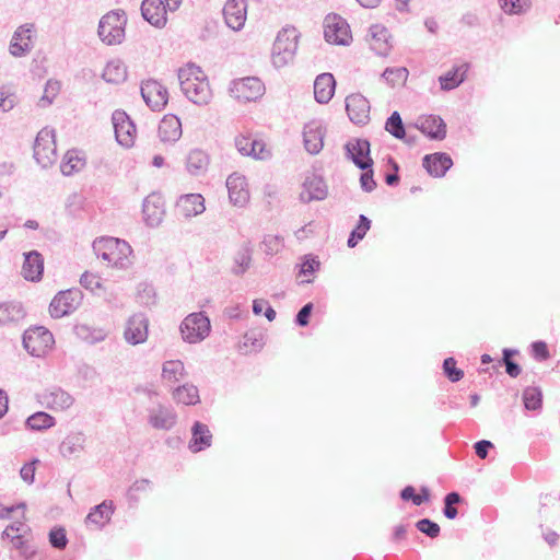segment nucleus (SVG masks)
I'll return each mask as SVG.
<instances>
[{
    "label": "nucleus",
    "instance_id": "obj_1",
    "mask_svg": "<svg viewBox=\"0 0 560 560\" xmlns=\"http://www.w3.org/2000/svg\"><path fill=\"white\" fill-rule=\"evenodd\" d=\"M178 81L183 94L194 104L202 106L210 103L212 91L207 75L195 63H187L178 69Z\"/></svg>",
    "mask_w": 560,
    "mask_h": 560
},
{
    "label": "nucleus",
    "instance_id": "obj_2",
    "mask_svg": "<svg viewBox=\"0 0 560 560\" xmlns=\"http://www.w3.org/2000/svg\"><path fill=\"white\" fill-rule=\"evenodd\" d=\"M93 249L97 257L114 268L126 270L132 265V248L124 240L102 237L94 242Z\"/></svg>",
    "mask_w": 560,
    "mask_h": 560
},
{
    "label": "nucleus",
    "instance_id": "obj_3",
    "mask_svg": "<svg viewBox=\"0 0 560 560\" xmlns=\"http://www.w3.org/2000/svg\"><path fill=\"white\" fill-rule=\"evenodd\" d=\"M299 33L295 27H283L277 35L271 50V62L280 69L291 63L298 50Z\"/></svg>",
    "mask_w": 560,
    "mask_h": 560
},
{
    "label": "nucleus",
    "instance_id": "obj_4",
    "mask_svg": "<svg viewBox=\"0 0 560 560\" xmlns=\"http://www.w3.org/2000/svg\"><path fill=\"white\" fill-rule=\"evenodd\" d=\"M127 23L124 11H110L102 16L98 23L97 34L106 45H118L125 38V26Z\"/></svg>",
    "mask_w": 560,
    "mask_h": 560
},
{
    "label": "nucleus",
    "instance_id": "obj_5",
    "mask_svg": "<svg viewBox=\"0 0 560 560\" xmlns=\"http://www.w3.org/2000/svg\"><path fill=\"white\" fill-rule=\"evenodd\" d=\"M180 334L185 341L197 343L206 339L211 329L210 319L202 312L187 315L180 324Z\"/></svg>",
    "mask_w": 560,
    "mask_h": 560
},
{
    "label": "nucleus",
    "instance_id": "obj_6",
    "mask_svg": "<svg viewBox=\"0 0 560 560\" xmlns=\"http://www.w3.org/2000/svg\"><path fill=\"white\" fill-rule=\"evenodd\" d=\"M52 129L43 128L34 142V159L43 167H50L57 160V149Z\"/></svg>",
    "mask_w": 560,
    "mask_h": 560
},
{
    "label": "nucleus",
    "instance_id": "obj_7",
    "mask_svg": "<svg viewBox=\"0 0 560 560\" xmlns=\"http://www.w3.org/2000/svg\"><path fill=\"white\" fill-rule=\"evenodd\" d=\"M54 342L52 334L45 327L30 328L23 334V347L33 357H44Z\"/></svg>",
    "mask_w": 560,
    "mask_h": 560
},
{
    "label": "nucleus",
    "instance_id": "obj_8",
    "mask_svg": "<svg viewBox=\"0 0 560 560\" xmlns=\"http://www.w3.org/2000/svg\"><path fill=\"white\" fill-rule=\"evenodd\" d=\"M231 95L243 102H255L265 94V85L257 77H246L232 81Z\"/></svg>",
    "mask_w": 560,
    "mask_h": 560
},
{
    "label": "nucleus",
    "instance_id": "obj_9",
    "mask_svg": "<svg viewBox=\"0 0 560 560\" xmlns=\"http://www.w3.org/2000/svg\"><path fill=\"white\" fill-rule=\"evenodd\" d=\"M325 39L335 45H348L351 32L347 21L338 14H328L324 20Z\"/></svg>",
    "mask_w": 560,
    "mask_h": 560
},
{
    "label": "nucleus",
    "instance_id": "obj_10",
    "mask_svg": "<svg viewBox=\"0 0 560 560\" xmlns=\"http://www.w3.org/2000/svg\"><path fill=\"white\" fill-rule=\"evenodd\" d=\"M81 303V292L67 290L59 292L50 302L49 313L54 318H61L73 313Z\"/></svg>",
    "mask_w": 560,
    "mask_h": 560
},
{
    "label": "nucleus",
    "instance_id": "obj_11",
    "mask_svg": "<svg viewBox=\"0 0 560 560\" xmlns=\"http://www.w3.org/2000/svg\"><path fill=\"white\" fill-rule=\"evenodd\" d=\"M115 137L119 144L130 148L135 142L136 126L124 110H115L112 115Z\"/></svg>",
    "mask_w": 560,
    "mask_h": 560
},
{
    "label": "nucleus",
    "instance_id": "obj_12",
    "mask_svg": "<svg viewBox=\"0 0 560 560\" xmlns=\"http://www.w3.org/2000/svg\"><path fill=\"white\" fill-rule=\"evenodd\" d=\"M38 401L50 410L63 411L74 404V398L60 387H50L38 395Z\"/></svg>",
    "mask_w": 560,
    "mask_h": 560
},
{
    "label": "nucleus",
    "instance_id": "obj_13",
    "mask_svg": "<svg viewBox=\"0 0 560 560\" xmlns=\"http://www.w3.org/2000/svg\"><path fill=\"white\" fill-rule=\"evenodd\" d=\"M326 128L319 120H311L303 128V143L305 150L312 154H318L324 147Z\"/></svg>",
    "mask_w": 560,
    "mask_h": 560
},
{
    "label": "nucleus",
    "instance_id": "obj_14",
    "mask_svg": "<svg viewBox=\"0 0 560 560\" xmlns=\"http://www.w3.org/2000/svg\"><path fill=\"white\" fill-rule=\"evenodd\" d=\"M148 327L149 320L144 314H133L126 323L125 340L132 346L145 342L148 339Z\"/></svg>",
    "mask_w": 560,
    "mask_h": 560
},
{
    "label": "nucleus",
    "instance_id": "obj_15",
    "mask_svg": "<svg viewBox=\"0 0 560 560\" xmlns=\"http://www.w3.org/2000/svg\"><path fill=\"white\" fill-rule=\"evenodd\" d=\"M347 156L361 170L372 167L373 160L370 156V142L366 139H351L346 145Z\"/></svg>",
    "mask_w": 560,
    "mask_h": 560
},
{
    "label": "nucleus",
    "instance_id": "obj_16",
    "mask_svg": "<svg viewBox=\"0 0 560 560\" xmlns=\"http://www.w3.org/2000/svg\"><path fill=\"white\" fill-rule=\"evenodd\" d=\"M141 95L149 107L161 110L167 104V89L155 80H149L141 85Z\"/></svg>",
    "mask_w": 560,
    "mask_h": 560
},
{
    "label": "nucleus",
    "instance_id": "obj_17",
    "mask_svg": "<svg viewBox=\"0 0 560 560\" xmlns=\"http://www.w3.org/2000/svg\"><path fill=\"white\" fill-rule=\"evenodd\" d=\"M370 102L362 94H351L346 98V110L350 120L365 125L370 119Z\"/></svg>",
    "mask_w": 560,
    "mask_h": 560
},
{
    "label": "nucleus",
    "instance_id": "obj_18",
    "mask_svg": "<svg viewBox=\"0 0 560 560\" xmlns=\"http://www.w3.org/2000/svg\"><path fill=\"white\" fill-rule=\"evenodd\" d=\"M33 24L18 27L10 43V54L14 57H22L28 54L33 48Z\"/></svg>",
    "mask_w": 560,
    "mask_h": 560
},
{
    "label": "nucleus",
    "instance_id": "obj_19",
    "mask_svg": "<svg viewBox=\"0 0 560 560\" xmlns=\"http://www.w3.org/2000/svg\"><path fill=\"white\" fill-rule=\"evenodd\" d=\"M223 16L230 28L240 31L246 22V0H228L223 8Z\"/></svg>",
    "mask_w": 560,
    "mask_h": 560
},
{
    "label": "nucleus",
    "instance_id": "obj_20",
    "mask_svg": "<svg viewBox=\"0 0 560 560\" xmlns=\"http://www.w3.org/2000/svg\"><path fill=\"white\" fill-rule=\"evenodd\" d=\"M327 195L328 187L320 176L316 174L306 176L300 194V200L302 202L308 203L314 200H324Z\"/></svg>",
    "mask_w": 560,
    "mask_h": 560
},
{
    "label": "nucleus",
    "instance_id": "obj_21",
    "mask_svg": "<svg viewBox=\"0 0 560 560\" xmlns=\"http://www.w3.org/2000/svg\"><path fill=\"white\" fill-rule=\"evenodd\" d=\"M86 435L83 432L68 433L59 444V454L65 459L79 458L85 452Z\"/></svg>",
    "mask_w": 560,
    "mask_h": 560
},
{
    "label": "nucleus",
    "instance_id": "obj_22",
    "mask_svg": "<svg viewBox=\"0 0 560 560\" xmlns=\"http://www.w3.org/2000/svg\"><path fill=\"white\" fill-rule=\"evenodd\" d=\"M226 188L230 201L234 206L243 207L249 200L246 178L243 175L238 173L231 174L226 179Z\"/></svg>",
    "mask_w": 560,
    "mask_h": 560
},
{
    "label": "nucleus",
    "instance_id": "obj_23",
    "mask_svg": "<svg viewBox=\"0 0 560 560\" xmlns=\"http://www.w3.org/2000/svg\"><path fill=\"white\" fill-rule=\"evenodd\" d=\"M390 35L388 30L381 25L374 24L369 28L368 42L370 48L378 56H387L390 51Z\"/></svg>",
    "mask_w": 560,
    "mask_h": 560
},
{
    "label": "nucleus",
    "instance_id": "obj_24",
    "mask_svg": "<svg viewBox=\"0 0 560 560\" xmlns=\"http://www.w3.org/2000/svg\"><path fill=\"white\" fill-rule=\"evenodd\" d=\"M142 212L144 221L149 226H158L165 213L162 197L158 194L149 195L143 201Z\"/></svg>",
    "mask_w": 560,
    "mask_h": 560
},
{
    "label": "nucleus",
    "instance_id": "obj_25",
    "mask_svg": "<svg viewBox=\"0 0 560 560\" xmlns=\"http://www.w3.org/2000/svg\"><path fill=\"white\" fill-rule=\"evenodd\" d=\"M177 416L173 409L158 405L148 410V422L158 430H171L176 423Z\"/></svg>",
    "mask_w": 560,
    "mask_h": 560
},
{
    "label": "nucleus",
    "instance_id": "obj_26",
    "mask_svg": "<svg viewBox=\"0 0 560 560\" xmlns=\"http://www.w3.org/2000/svg\"><path fill=\"white\" fill-rule=\"evenodd\" d=\"M166 7L162 0H143L141 14L145 21L155 27H163L166 24Z\"/></svg>",
    "mask_w": 560,
    "mask_h": 560
},
{
    "label": "nucleus",
    "instance_id": "obj_27",
    "mask_svg": "<svg viewBox=\"0 0 560 560\" xmlns=\"http://www.w3.org/2000/svg\"><path fill=\"white\" fill-rule=\"evenodd\" d=\"M182 122L175 115H165L159 125V137L164 143H174L182 137Z\"/></svg>",
    "mask_w": 560,
    "mask_h": 560
},
{
    "label": "nucleus",
    "instance_id": "obj_28",
    "mask_svg": "<svg viewBox=\"0 0 560 560\" xmlns=\"http://www.w3.org/2000/svg\"><path fill=\"white\" fill-rule=\"evenodd\" d=\"M176 209L185 218L196 217L205 211V199L200 194L182 196L176 203Z\"/></svg>",
    "mask_w": 560,
    "mask_h": 560
},
{
    "label": "nucleus",
    "instance_id": "obj_29",
    "mask_svg": "<svg viewBox=\"0 0 560 560\" xmlns=\"http://www.w3.org/2000/svg\"><path fill=\"white\" fill-rule=\"evenodd\" d=\"M422 164L431 176L442 177L452 167L453 161L446 153H433L425 155Z\"/></svg>",
    "mask_w": 560,
    "mask_h": 560
},
{
    "label": "nucleus",
    "instance_id": "obj_30",
    "mask_svg": "<svg viewBox=\"0 0 560 560\" xmlns=\"http://www.w3.org/2000/svg\"><path fill=\"white\" fill-rule=\"evenodd\" d=\"M419 130L434 140H443L446 137V125L440 116L429 115L418 121Z\"/></svg>",
    "mask_w": 560,
    "mask_h": 560
},
{
    "label": "nucleus",
    "instance_id": "obj_31",
    "mask_svg": "<svg viewBox=\"0 0 560 560\" xmlns=\"http://www.w3.org/2000/svg\"><path fill=\"white\" fill-rule=\"evenodd\" d=\"M24 264L22 266V276L28 281H38L44 271V259L42 255L32 250L24 254Z\"/></svg>",
    "mask_w": 560,
    "mask_h": 560
},
{
    "label": "nucleus",
    "instance_id": "obj_32",
    "mask_svg": "<svg viewBox=\"0 0 560 560\" xmlns=\"http://www.w3.org/2000/svg\"><path fill=\"white\" fill-rule=\"evenodd\" d=\"M336 81L331 73L317 75L314 82V97L320 104L328 103L334 96Z\"/></svg>",
    "mask_w": 560,
    "mask_h": 560
},
{
    "label": "nucleus",
    "instance_id": "obj_33",
    "mask_svg": "<svg viewBox=\"0 0 560 560\" xmlns=\"http://www.w3.org/2000/svg\"><path fill=\"white\" fill-rule=\"evenodd\" d=\"M114 509L113 501H103L90 511L85 517V524L94 525L96 528L104 527L110 521Z\"/></svg>",
    "mask_w": 560,
    "mask_h": 560
},
{
    "label": "nucleus",
    "instance_id": "obj_34",
    "mask_svg": "<svg viewBox=\"0 0 560 560\" xmlns=\"http://www.w3.org/2000/svg\"><path fill=\"white\" fill-rule=\"evenodd\" d=\"M212 442V434L207 424L196 421L191 428V440L189 442V450L197 453L210 447Z\"/></svg>",
    "mask_w": 560,
    "mask_h": 560
},
{
    "label": "nucleus",
    "instance_id": "obj_35",
    "mask_svg": "<svg viewBox=\"0 0 560 560\" xmlns=\"http://www.w3.org/2000/svg\"><path fill=\"white\" fill-rule=\"evenodd\" d=\"M26 313L19 302L0 303V326H13L19 324Z\"/></svg>",
    "mask_w": 560,
    "mask_h": 560
},
{
    "label": "nucleus",
    "instance_id": "obj_36",
    "mask_svg": "<svg viewBox=\"0 0 560 560\" xmlns=\"http://www.w3.org/2000/svg\"><path fill=\"white\" fill-rule=\"evenodd\" d=\"M187 376L184 363L180 360H168L162 365L161 377L166 383H177Z\"/></svg>",
    "mask_w": 560,
    "mask_h": 560
},
{
    "label": "nucleus",
    "instance_id": "obj_37",
    "mask_svg": "<svg viewBox=\"0 0 560 560\" xmlns=\"http://www.w3.org/2000/svg\"><path fill=\"white\" fill-rule=\"evenodd\" d=\"M209 165V158L202 150H191L187 156L186 167L187 171L195 176L201 175L207 171Z\"/></svg>",
    "mask_w": 560,
    "mask_h": 560
},
{
    "label": "nucleus",
    "instance_id": "obj_38",
    "mask_svg": "<svg viewBox=\"0 0 560 560\" xmlns=\"http://www.w3.org/2000/svg\"><path fill=\"white\" fill-rule=\"evenodd\" d=\"M173 399L177 404L186 406L196 405L200 401L198 388L189 383L176 387L172 393Z\"/></svg>",
    "mask_w": 560,
    "mask_h": 560
},
{
    "label": "nucleus",
    "instance_id": "obj_39",
    "mask_svg": "<svg viewBox=\"0 0 560 560\" xmlns=\"http://www.w3.org/2000/svg\"><path fill=\"white\" fill-rule=\"evenodd\" d=\"M102 75L108 83H122L127 79V67L119 59L110 60L107 62Z\"/></svg>",
    "mask_w": 560,
    "mask_h": 560
},
{
    "label": "nucleus",
    "instance_id": "obj_40",
    "mask_svg": "<svg viewBox=\"0 0 560 560\" xmlns=\"http://www.w3.org/2000/svg\"><path fill=\"white\" fill-rule=\"evenodd\" d=\"M467 68V65H460L450 70L444 75H441L439 79L441 89L444 91H450L457 88L465 80Z\"/></svg>",
    "mask_w": 560,
    "mask_h": 560
},
{
    "label": "nucleus",
    "instance_id": "obj_41",
    "mask_svg": "<svg viewBox=\"0 0 560 560\" xmlns=\"http://www.w3.org/2000/svg\"><path fill=\"white\" fill-rule=\"evenodd\" d=\"M85 161L75 151H68L61 162L60 171L63 175L70 176L83 168Z\"/></svg>",
    "mask_w": 560,
    "mask_h": 560
},
{
    "label": "nucleus",
    "instance_id": "obj_42",
    "mask_svg": "<svg viewBox=\"0 0 560 560\" xmlns=\"http://www.w3.org/2000/svg\"><path fill=\"white\" fill-rule=\"evenodd\" d=\"M26 427L31 430L40 431L46 430L56 424V420L50 415L38 411L30 416L25 422Z\"/></svg>",
    "mask_w": 560,
    "mask_h": 560
},
{
    "label": "nucleus",
    "instance_id": "obj_43",
    "mask_svg": "<svg viewBox=\"0 0 560 560\" xmlns=\"http://www.w3.org/2000/svg\"><path fill=\"white\" fill-rule=\"evenodd\" d=\"M252 250L248 246H243L234 256V275H243L250 266Z\"/></svg>",
    "mask_w": 560,
    "mask_h": 560
},
{
    "label": "nucleus",
    "instance_id": "obj_44",
    "mask_svg": "<svg viewBox=\"0 0 560 560\" xmlns=\"http://www.w3.org/2000/svg\"><path fill=\"white\" fill-rule=\"evenodd\" d=\"M408 70L405 67L398 68H386L382 74V77L386 80V82L390 86H395L398 84H404L408 79Z\"/></svg>",
    "mask_w": 560,
    "mask_h": 560
},
{
    "label": "nucleus",
    "instance_id": "obj_45",
    "mask_svg": "<svg viewBox=\"0 0 560 560\" xmlns=\"http://www.w3.org/2000/svg\"><path fill=\"white\" fill-rule=\"evenodd\" d=\"M385 130L396 139H404L406 136L405 127L398 112H394L386 120Z\"/></svg>",
    "mask_w": 560,
    "mask_h": 560
},
{
    "label": "nucleus",
    "instance_id": "obj_46",
    "mask_svg": "<svg viewBox=\"0 0 560 560\" xmlns=\"http://www.w3.org/2000/svg\"><path fill=\"white\" fill-rule=\"evenodd\" d=\"M542 394L538 387H527L523 392V401L527 410H537L541 407Z\"/></svg>",
    "mask_w": 560,
    "mask_h": 560
},
{
    "label": "nucleus",
    "instance_id": "obj_47",
    "mask_svg": "<svg viewBox=\"0 0 560 560\" xmlns=\"http://www.w3.org/2000/svg\"><path fill=\"white\" fill-rule=\"evenodd\" d=\"M77 334L80 338L91 343L102 341L106 337V332L103 329H95L88 325L78 326Z\"/></svg>",
    "mask_w": 560,
    "mask_h": 560
},
{
    "label": "nucleus",
    "instance_id": "obj_48",
    "mask_svg": "<svg viewBox=\"0 0 560 560\" xmlns=\"http://www.w3.org/2000/svg\"><path fill=\"white\" fill-rule=\"evenodd\" d=\"M502 10L509 14H521L529 9L530 0H499Z\"/></svg>",
    "mask_w": 560,
    "mask_h": 560
},
{
    "label": "nucleus",
    "instance_id": "obj_49",
    "mask_svg": "<svg viewBox=\"0 0 560 560\" xmlns=\"http://www.w3.org/2000/svg\"><path fill=\"white\" fill-rule=\"evenodd\" d=\"M16 95L11 92L9 88L2 86L0 89V109L2 112H9L16 105Z\"/></svg>",
    "mask_w": 560,
    "mask_h": 560
},
{
    "label": "nucleus",
    "instance_id": "obj_50",
    "mask_svg": "<svg viewBox=\"0 0 560 560\" xmlns=\"http://www.w3.org/2000/svg\"><path fill=\"white\" fill-rule=\"evenodd\" d=\"M443 370L451 382H458L464 376L463 371L456 368V361L454 358H447L444 360Z\"/></svg>",
    "mask_w": 560,
    "mask_h": 560
},
{
    "label": "nucleus",
    "instance_id": "obj_51",
    "mask_svg": "<svg viewBox=\"0 0 560 560\" xmlns=\"http://www.w3.org/2000/svg\"><path fill=\"white\" fill-rule=\"evenodd\" d=\"M138 298L144 305H152L155 303V290L149 283H140L138 287Z\"/></svg>",
    "mask_w": 560,
    "mask_h": 560
},
{
    "label": "nucleus",
    "instance_id": "obj_52",
    "mask_svg": "<svg viewBox=\"0 0 560 560\" xmlns=\"http://www.w3.org/2000/svg\"><path fill=\"white\" fill-rule=\"evenodd\" d=\"M416 527L430 538H435L440 534V526L429 518H422L417 522Z\"/></svg>",
    "mask_w": 560,
    "mask_h": 560
},
{
    "label": "nucleus",
    "instance_id": "obj_53",
    "mask_svg": "<svg viewBox=\"0 0 560 560\" xmlns=\"http://www.w3.org/2000/svg\"><path fill=\"white\" fill-rule=\"evenodd\" d=\"M459 501H460V495L457 492H451L445 497V499H444L445 506H444L443 513L447 518L453 520L457 516L458 512L453 505L457 504Z\"/></svg>",
    "mask_w": 560,
    "mask_h": 560
},
{
    "label": "nucleus",
    "instance_id": "obj_54",
    "mask_svg": "<svg viewBox=\"0 0 560 560\" xmlns=\"http://www.w3.org/2000/svg\"><path fill=\"white\" fill-rule=\"evenodd\" d=\"M245 156H253L258 160H265L270 156V152L266 149V145L262 141L254 139L250 149H248V153H245Z\"/></svg>",
    "mask_w": 560,
    "mask_h": 560
},
{
    "label": "nucleus",
    "instance_id": "obj_55",
    "mask_svg": "<svg viewBox=\"0 0 560 560\" xmlns=\"http://www.w3.org/2000/svg\"><path fill=\"white\" fill-rule=\"evenodd\" d=\"M9 538L11 539L13 547L15 549L20 550L21 556L25 560H28L30 558H32L34 556V550H31L26 546L25 541L23 540V535L14 534L13 536H10Z\"/></svg>",
    "mask_w": 560,
    "mask_h": 560
},
{
    "label": "nucleus",
    "instance_id": "obj_56",
    "mask_svg": "<svg viewBox=\"0 0 560 560\" xmlns=\"http://www.w3.org/2000/svg\"><path fill=\"white\" fill-rule=\"evenodd\" d=\"M265 252L269 255L277 254L283 247V240L280 236L268 235L262 242Z\"/></svg>",
    "mask_w": 560,
    "mask_h": 560
},
{
    "label": "nucleus",
    "instance_id": "obj_57",
    "mask_svg": "<svg viewBox=\"0 0 560 560\" xmlns=\"http://www.w3.org/2000/svg\"><path fill=\"white\" fill-rule=\"evenodd\" d=\"M49 541L52 547L63 549L67 546L68 539L63 528H54L49 533Z\"/></svg>",
    "mask_w": 560,
    "mask_h": 560
},
{
    "label": "nucleus",
    "instance_id": "obj_58",
    "mask_svg": "<svg viewBox=\"0 0 560 560\" xmlns=\"http://www.w3.org/2000/svg\"><path fill=\"white\" fill-rule=\"evenodd\" d=\"M80 283H81L85 289H89V290H91V291H94L95 289L101 288L100 277H97V276H96V275H94V273H90V272H84V273L81 276Z\"/></svg>",
    "mask_w": 560,
    "mask_h": 560
},
{
    "label": "nucleus",
    "instance_id": "obj_59",
    "mask_svg": "<svg viewBox=\"0 0 560 560\" xmlns=\"http://www.w3.org/2000/svg\"><path fill=\"white\" fill-rule=\"evenodd\" d=\"M319 261L314 257H305V260L300 266V276H307L314 273L319 268Z\"/></svg>",
    "mask_w": 560,
    "mask_h": 560
},
{
    "label": "nucleus",
    "instance_id": "obj_60",
    "mask_svg": "<svg viewBox=\"0 0 560 560\" xmlns=\"http://www.w3.org/2000/svg\"><path fill=\"white\" fill-rule=\"evenodd\" d=\"M360 184L361 188L366 192H371L375 189L376 183L373 178V171L371 170V167L368 168L366 172L361 174Z\"/></svg>",
    "mask_w": 560,
    "mask_h": 560
},
{
    "label": "nucleus",
    "instance_id": "obj_61",
    "mask_svg": "<svg viewBox=\"0 0 560 560\" xmlns=\"http://www.w3.org/2000/svg\"><path fill=\"white\" fill-rule=\"evenodd\" d=\"M37 463H38V459H34L33 462L25 464L20 470L21 478L28 485L34 482L35 465Z\"/></svg>",
    "mask_w": 560,
    "mask_h": 560
},
{
    "label": "nucleus",
    "instance_id": "obj_62",
    "mask_svg": "<svg viewBox=\"0 0 560 560\" xmlns=\"http://www.w3.org/2000/svg\"><path fill=\"white\" fill-rule=\"evenodd\" d=\"M28 527L22 521H16L9 525L2 533V538L13 536L14 534L24 535Z\"/></svg>",
    "mask_w": 560,
    "mask_h": 560
},
{
    "label": "nucleus",
    "instance_id": "obj_63",
    "mask_svg": "<svg viewBox=\"0 0 560 560\" xmlns=\"http://www.w3.org/2000/svg\"><path fill=\"white\" fill-rule=\"evenodd\" d=\"M371 221L363 214L359 217V223L355 229L352 231L357 238H363L366 232L370 230Z\"/></svg>",
    "mask_w": 560,
    "mask_h": 560
},
{
    "label": "nucleus",
    "instance_id": "obj_64",
    "mask_svg": "<svg viewBox=\"0 0 560 560\" xmlns=\"http://www.w3.org/2000/svg\"><path fill=\"white\" fill-rule=\"evenodd\" d=\"M59 91V83L56 81H48L45 86L44 95L42 101H46L47 104H51L52 98Z\"/></svg>",
    "mask_w": 560,
    "mask_h": 560
}]
</instances>
